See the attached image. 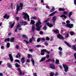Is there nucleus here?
Here are the masks:
<instances>
[{
    "label": "nucleus",
    "mask_w": 76,
    "mask_h": 76,
    "mask_svg": "<svg viewBox=\"0 0 76 76\" xmlns=\"http://www.w3.org/2000/svg\"><path fill=\"white\" fill-rule=\"evenodd\" d=\"M72 12H70L68 16H69V18H70V17H71V16H72Z\"/></svg>",
    "instance_id": "nucleus-28"
},
{
    "label": "nucleus",
    "mask_w": 76,
    "mask_h": 76,
    "mask_svg": "<svg viewBox=\"0 0 76 76\" xmlns=\"http://www.w3.org/2000/svg\"><path fill=\"white\" fill-rule=\"evenodd\" d=\"M20 7L21 8V10H22V7L23 5V4L22 3H20Z\"/></svg>",
    "instance_id": "nucleus-30"
},
{
    "label": "nucleus",
    "mask_w": 76,
    "mask_h": 76,
    "mask_svg": "<svg viewBox=\"0 0 76 76\" xmlns=\"http://www.w3.org/2000/svg\"><path fill=\"white\" fill-rule=\"evenodd\" d=\"M15 47L17 49H19V46L18 45H16Z\"/></svg>",
    "instance_id": "nucleus-51"
},
{
    "label": "nucleus",
    "mask_w": 76,
    "mask_h": 76,
    "mask_svg": "<svg viewBox=\"0 0 76 76\" xmlns=\"http://www.w3.org/2000/svg\"><path fill=\"white\" fill-rule=\"evenodd\" d=\"M21 26L19 24V23H18L17 25V26L16 28L15 29V32H17V31L18 30V29L19 31H20V30H22V28H21Z\"/></svg>",
    "instance_id": "nucleus-6"
},
{
    "label": "nucleus",
    "mask_w": 76,
    "mask_h": 76,
    "mask_svg": "<svg viewBox=\"0 0 76 76\" xmlns=\"http://www.w3.org/2000/svg\"><path fill=\"white\" fill-rule=\"evenodd\" d=\"M9 57L10 58L11 61L12 62H13V57H12V54H9Z\"/></svg>",
    "instance_id": "nucleus-13"
},
{
    "label": "nucleus",
    "mask_w": 76,
    "mask_h": 76,
    "mask_svg": "<svg viewBox=\"0 0 76 76\" xmlns=\"http://www.w3.org/2000/svg\"><path fill=\"white\" fill-rule=\"evenodd\" d=\"M55 63L56 64H58V63H59V61L58 59H56V60Z\"/></svg>",
    "instance_id": "nucleus-32"
},
{
    "label": "nucleus",
    "mask_w": 76,
    "mask_h": 76,
    "mask_svg": "<svg viewBox=\"0 0 76 76\" xmlns=\"http://www.w3.org/2000/svg\"><path fill=\"white\" fill-rule=\"evenodd\" d=\"M46 59V57H45L43 58H42L39 61V62H42V61H44Z\"/></svg>",
    "instance_id": "nucleus-17"
},
{
    "label": "nucleus",
    "mask_w": 76,
    "mask_h": 76,
    "mask_svg": "<svg viewBox=\"0 0 76 76\" xmlns=\"http://www.w3.org/2000/svg\"><path fill=\"white\" fill-rule=\"evenodd\" d=\"M50 76H54V73L52 72L51 73Z\"/></svg>",
    "instance_id": "nucleus-49"
},
{
    "label": "nucleus",
    "mask_w": 76,
    "mask_h": 76,
    "mask_svg": "<svg viewBox=\"0 0 76 76\" xmlns=\"http://www.w3.org/2000/svg\"><path fill=\"white\" fill-rule=\"evenodd\" d=\"M15 66L16 67H19V66H20V65L19 64H18L16 63V64H15Z\"/></svg>",
    "instance_id": "nucleus-33"
},
{
    "label": "nucleus",
    "mask_w": 76,
    "mask_h": 76,
    "mask_svg": "<svg viewBox=\"0 0 76 76\" xmlns=\"http://www.w3.org/2000/svg\"><path fill=\"white\" fill-rule=\"evenodd\" d=\"M40 40H41V38H38L37 39V42H39L40 41Z\"/></svg>",
    "instance_id": "nucleus-45"
},
{
    "label": "nucleus",
    "mask_w": 76,
    "mask_h": 76,
    "mask_svg": "<svg viewBox=\"0 0 76 76\" xmlns=\"http://www.w3.org/2000/svg\"><path fill=\"white\" fill-rule=\"evenodd\" d=\"M56 16H54L53 17L52 19V20L53 23H54V22H55V21H56Z\"/></svg>",
    "instance_id": "nucleus-24"
},
{
    "label": "nucleus",
    "mask_w": 76,
    "mask_h": 76,
    "mask_svg": "<svg viewBox=\"0 0 76 76\" xmlns=\"http://www.w3.org/2000/svg\"><path fill=\"white\" fill-rule=\"evenodd\" d=\"M7 65L8 66V67H9L10 68H12V65L8 63L7 64Z\"/></svg>",
    "instance_id": "nucleus-27"
},
{
    "label": "nucleus",
    "mask_w": 76,
    "mask_h": 76,
    "mask_svg": "<svg viewBox=\"0 0 76 76\" xmlns=\"http://www.w3.org/2000/svg\"><path fill=\"white\" fill-rule=\"evenodd\" d=\"M17 11L16 12V14H18V11H20V6H19L18 4L17 5Z\"/></svg>",
    "instance_id": "nucleus-7"
},
{
    "label": "nucleus",
    "mask_w": 76,
    "mask_h": 76,
    "mask_svg": "<svg viewBox=\"0 0 76 76\" xmlns=\"http://www.w3.org/2000/svg\"><path fill=\"white\" fill-rule=\"evenodd\" d=\"M15 61V62H18V63H20V61L16 59Z\"/></svg>",
    "instance_id": "nucleus-46"
},
{
    "label": "nucleus",
    "mask_w": 76,
    "mask_h": 76,
    "mask_svg": "<svg viewBox=\"0 0 76 76\" xmlns=\"http://www.w3.org/2000/svg\"><path fill=\"white\" fill-rule=\"evenodd\" d=\"M46 24L48 26H49V27H52V26H53V24H50L48 22L46 23Z\"/></svg>",
    "instance_id": "nucleus-15"
},
{
    "label": "nucleus",
    "mask_w": 76,
    "mask_h": 76,
    "mask_svg": "<svg viewBox=\"0 0 76 76\" xmlns=\"http://www.w3.org/2000/svg\"><path fill=\"white\" fill-rule=\"evenodd\" d=\"M55 76H56L58 75V73H56L54 75Z\"/></svg>",
    "instance_id": "nucleus-63"
},
{
    "label": "nucleus",
    "mask_w": 76,
    "mask_h": 76,
    "mask_svg": "<svg viewBox=\"0 0 76 76\" xmlns=\"http://www.w3.org/2000/svg\"><path fill=\"white\" fill-rule=\"evenodd\" d=\"M74 56L75 58L76 59V53H75L74 54Z\"/></svg>",
    "instance_id": "nucleus-55"
},
{
    "label": "nucleus",
    "mask_w": 76,
    "mask_h": 76,
    "mask_svg": "<svg viewBox=\"0 0 76 76\" xmlns=\"http://www.w3.org/2000/svg\"><path fill=\"white\" fill-rule=\"evenodd\" d=\"M43 29H44L45 30H46V29H47V27H46V26H45L43 27Z\"/></svg>",
    "instance_id": "nucleus-56"
},
{
    "label": "nucleus",
    "mask_w": 76,
    "mask_h": 76,
    "mask_svg": "<svg viewBox=\"0 0 76 76\" xmlns=\"http://www.w3.org/2000/svg\"><path fill=\"white\" fill-rule=\"evenodd\" d=\"M50 68L52 69H56V67H55V66H54V65L51 64H50Z\"/></svg>",
    "instance_id": "nucleus-11"
},
{
    "label": "nucleus",
    "mask_w": 76,
    "mask_h": 76,
    "mask_svg": "<svg viewBox=\"0 0 76 76\" xmlns=\"http://www.w3.org/2000/svg\"><path fill=\"white\" fill-rule=\"evenodd\" d=\"M64 15H61V18H67V17L65 15H68V12L66 11L64 12Z\"/></svg>",
    "instance_id": "nucleus-5"
},
{
    "label": "nucleus",
    "mask_w": 76,
    "mask_h": 76,
    "mask_svg": "<svg viewBox=\"0 0 76 76\" xmlns=\"http://www.w3.org/2000/svg\"><path fill=\"white\" fill-rule=\"evenodd\" d=\"M54 15V13H53V12L52 13L50 14L49 15L50 16H53Z\"/></svg>",
    "instance_id": "nucleus-50"
},
{
    "label": "nucleus",
    "mask_w": 76,
    "mask_h": 76,
    "mask_svg": "<svg viewBox=\"0 0 76 76\" xmlns=\"http://www.w3.org/2000/svg\"><path fill=\"white\" fill-rule=\"evenodd\" d=\"M65 42L66 44L69 47H71V46L70 45H69V44L67 43V42Z\"/></svg>",
    "instance_id": "nucleus-29"
},
{
    "label": "nucleus",
    "mask_w": 76,
    "mask_h": 76,
    "mask_svg": "<svg viewBox=\"0 0 76 76\" xmlns=\"http://www.w3.org/2000/svg\"><path fill=\"white\" fill-rule=\"evenodd\" d=\"M31 61L32 62V63L33 65V66H35V61L33 59V58H32L31 60Z\"/></svg>",
    "instance_id": "nucleus-20"
},
{
    "label": "nucleus",
    "mask_w": 76,
    "mask_h": 76,
    "mask_svg": "<svg viewBox=\"0 0 76 76\" xmlns=\"http://www.w3.org/2000/svg\"><path fill=\"white\" fill-rule=\"evenodd\" d=\"M41 24V23L40 22V20H38V22H37L36 24V26L37 28H36V30L37 31H40L41 28L42 27V26L40 25Z\"/></svg>",
    "instance_id": "nucleus-1"
},
{
    "label": "nucleus",
    "mask_w": 76,
    "mask_h": 76,
    "mask_svg": "<svg viewBox=\"0 0 76 76\" xmlns=\"http://www.w3.org/2000/svg\"><path fill=\"white\" fill-rule=\"evenodd\" d=\"M49 57H50V55H46V58H49Z\"/></svg>",
    "instance_id": "nucleus-53"
},
{
    "label": "nucleus",
    "mask_w": 76,
    "mask_h": 76,
    "mask_svg": "<svg viewBox=\"0 0 76 76\" xmlns=\"http://www.w3.org/2000/svg\"><path fill=\"white\" fill-rule=\"evenodd\" d=\"M74 4H76V0H74Z\"/></svg>",
    "instance_id": "nucleus-64"
},
{
    "label": "nucleus",
    "mask_w": 76,
    "mask_h": 76,
    "mask_svg": "<svg viewBox=\"0 0 76 76\" xmlns=\"http://www.w3.org/2000/svg\"><path fill=\"white\" fill-rule=\"evenodd\" d=\"M22 37H23V38H26V36L25 35H22Z\"/></svg>",
    "instance_id": "nucleus-57"
},
{
    "label": "nucleus",
    "mask_w": 76,
    "mask_h": 76,
    "mask_svg": "<svg viewBox=\"0 0 76 76\" xmlns=\"http://www.w3.org/2000/svg\"><path fill=\"white\" fill-rule=\"evenodd\" d=\"M53 32H55V33H56L57 34H58L59 33V31L58 30H53Z\"/></svg>",
    "instance_id": "nucleus-21"
},
{
    "label": "nucleus",
    "mask_w": 76,
    "mask_h": 76,
    "mask_svg": "<svg viewBox=\"0 0 76 76\" xmlns=\"http://www.w3.org/2000/svg\"><path fill=\"white\" fill-rule=\"evenodd\" d=\"M27 24V22L26 21H21L20 24H19V25H20V26H21V25H26Z\"/></svg>",
    "instance_id": "nucleus-10"
},
{
    "label": "nucleus",
    "mask_w": 76,
    "mask_h": 76,
    "mask_svg": "<svg viewBox=\"0 0 76 76\" xmlns=\"http://www.w3.org/2000/svg\"><path fill=\"white\" fill-rule=\"evenodd\" d=\"M29 42H31V43H32V39L31 38L29 39Z\"/></svg>",
    "instance_id": "nucleus-58"
},
{
    "label": "nucleus",
    "mask_w": 76,
    "mask_h": 76,
    "mask_svg": "<svg viewBox=\"0 0 76 76\" xmlns=\"http://www.w3.org/2000/svg\"><path fill=\"white\" fill-rule=\"evenodd\" d=\"M70 34L71 35H74V33L73 31H70Z\"/></svg>",
    "instance_id": "nucleus-43"
},
{
    "label": "nucleus",
    "mask_w": 76,
    "mask_h": 76,
    "mask_svg": "<svg viewBox=\"0 0 76 76\" xmlns=\"http://www.w3.org/2000/svg\"><path fill=\"white\" fill-rule=\"evenodd\" d=\"M43 34V32L42 31H40V34L41 35V34Z\"/></svg>",
    "instance_id": "nucleus-60"
},
{
    "label": "nucleus",
    "mask_w": 76,
    "mask_h": 76,
    "mask_svg": "<svg viewBox=\"0 0 76 76\" xmlns=\"http://www.w3.org/2000/svg\"><path fill=\"white\" fill-rule=\"evenodd\" d=\"M36 18H37V17H35V16L32 17L31 18V19H36Z\"/></svg>",
    "instance_id": "nucleus-37"
},
{
    "label": "nucleus",
    "mask_w": 76,
    "mask_h": 76,
    "mask_svg": "<svg viewBox=\"0 0 76 76\" xmlns=\"http://www.w3.org/2000/svg\"><path fill=\"white\" fill-rule=\"evenodd\" d=\"M23 18L25 20H27V18L28 20V21H29V16L28 14L26 12H23Z\"/></svg>",
    "instance_id": "nucleus-2"
},
{
    "label": "nucleus",
    "mask_w": 76,
    "mask_h": 76,
    "mask_svg": "<svg viewBox=\"0 0 76 76\" xmlns=\"http://www.w3.org/2000/svg\"><path fill=\"white\" fill-rule=\"evenodd\" d=\"M46 40L47 41H49L50 40V38L48 37H46Z\"/></svg>",
    "instance_id": "nucleus-47"
},
{
    "label": "nucleus",
    "mask_w": 76,
    "mask_h": 76,
    "mask_svg": "<svg viewBox=\"0 0 76 76\" xmlns=\"http://www.w3.org/2000/svg\"><path fill=\"white\" fill-rule=\"evenodd\" d=\"M65 37L66 38H68L69 37V34H67L65 36Z\"/></svg>",
    "instance_id": "nucleus-42"
},
{
    "label": "nucleus",
    "mask_w": 76,
    "mask_h": 76,
    "mask_svg": "<svg viewBox=\"0 0 76 76\" xmlns=\"http://www.w3.org/2000/svg\"><path fill=\"white\" fill-rule=\"evenodd\" d=\"M67 24L66 26L67 27L69 28H72L73 27V24H69L70 23V21L69 20H67L66 22Z\"/></svg>",
    "instance_id": "nucleus-3"
},
{
    "label": "nucleus",
    "mask_w": 76,
    "mask_h": 76,
    "mask_svg": "<svg viewBox=\"0 0 76 76\" xmlns=\"http://www.w3.org/2000/svg\"><path fill=\"white\" fill-rule=\"evenodd\" d=\"M16 19L17 20H19V17H17L16 18Z\"/></svg>",
    "instance_id": "nucleus-62"
},
{
    "label": "nucleus",
    "mask_w": 76,
    "mask_h": 76,
    "mask_svg": "<svg viewBox=\"0 0 76 76\" xmlns=\"http://www.w3.org/2000/svg\"><path fill=\"white\" fill-rule=\"evenodd\" d=\"M18 70L20 72V75H25V73L24 72H21V70H20V69L19 68H18Z\"/></svg>",
    "instance_id": "nucleus-12"
},
{
    "label": "nucleus",
    "mask_w": 76,
    "mask_h": 76,
    "mask_svg": "<svg viewBox=\"0 0 76 76\" xmlns=\"http://www.w3.org/2000/svg\"><path fill=\"white\" fill-rule=\"evenodd\" d=\"M4 18V19H9V18H10V16L7 15V14H5L4 15L3 17Z\"/></svg>",
    "instance_id": "nucleus-8"
},
{
    "label": "nucleus",
    "mask_w": 76,
    "mask_h": 76,
    "mask_svg": "<svg viewBox=\"0 0 76 76\" xmlns=\"http://www.w3.org/2000/svg\"><path fill=\"white\" fill-rule=\"evenodd\" d=\"M34 23H35V21L31 20V22L30 23V24H34Z\"/></svg>",
    "instance_id": "nucleus-26"
},
{
    "label": "nucleus",
    "mask_w": 76,
    "mask_h": 76,
    "mask_svg": "<svg viewBox=\"0 0 76 76\" xmlns=\"http://www.w3.org/2000/svg\"><path fill=\"white\" fill-rule=\"evenodd\" d=\"M44 51H45V52H47V53H48V54H50V51H48L46 50V49H45L44 50Z\"/></svg>",
    "instance_id": "nucleus-35"
},
{
    "label": "nucleus",
    "mask_w": 76,
    "mask_h": 76,
    "mask_svg": "<svg viewBox=\"0 0 76 76\" xmlns=\"http://www.w3.org/2000/svg\"><path fill=\"white\" fill-rule=\"evenodd\" d=\"M50 20V18H48L47 19H46L45 21V22H48Z\"/></svg>",
    "instance_id": "nucleus-34"
},
{
    "label": "nucleus",
    "mask_w": 76,
    "mask_h": 76,
    "mask_svg": "<svg viewBox=\"0 0 76 76\" xmlns=\"http://www.w3.org/2000/svg\"><path fill=\"white\" fill-rule=\"evenodd\" d=\"M10 41V39L9 38H8L7 39H6L4 40V42H6L7 41L9 42Z\"/></svg>",
    "instance_id": "nucleus-31"
},
{
    "label": "nucleus",
    "mask_w": 76,
    "mask_h": 76,
    "mask_svg": "<svg viewBox=\"0 0 76 76\" xmlns=\"http://www.w3.org/2000/svg\"><path fill=\"white\" fill-rule=\"evenodd\" d=\"M76 45H73L72 46V48H73V49L75 50V51H76Z\"/></svg>",
    "instance_id": "nucleus-19"
},
{
    "label": "nucleus",
    "mask_w": 76,
    "mask_h": 76,
    "mask_svg": "<svg viewBox=\"0 0 76 76\" xmlns=\"http://www.w3.org/2000/svg\"><path fill=\"white\" fill-rule=\"evenodd\" d=\"M31 57H32V56L29 54H28V58H30Z\"/></svg>",
    "instance_id": "nucleus-40"
},
{
    "label": "nucleus",
    "mask_w": 76,
    "mask_h": 76,
    "mask_svg": "<svg viewBox=\"0 0 76 76\" xmlns=\"http://www.w3.org/2000/svg\"><path fill=\"white\" fill-rule=\"evenodd\" d=\"M35 24H34L32 26V30L33 32L35 30Z\"/></svg>",
    "instance_id": "nucleus-23"
},
{
    "label": "nucleus",
    "mask_w": 76,
    "mask_h": 76,
    "mask_svg": "<svg viewBox=\"0 0 76 76\" xmlns=\"http://www.w3.org/2000/svg\"><path fill=\"white\" fill-rule=\"evenodd\" d=\"M51 61V59H49L46 61V62H50Z\"/></svg>",
    "instance_id": "nucleus-39"
},
{
    "label": "nucleus",
    "mask_w": 76,
    "mask_h": 76,
    "mask_svg": "<svg viewBox=\"0 0 76 76\" xmlns=\"http://www.w3.org/2000/svg\"><path fill=\"white\" fill-rule=\"evenodd\" d=\"M9 26H11V28H13V26H14V23L12 24V22H10L9 23Z\"/></svg>",
    "instance_id": "nucleus-14"
},
{
    "label": "nucleus",
    "mask_w": 76,
    "mask_h": 76,
    "mask_svg": "<svg viewBox=\"0 0 76 76\" xmlns=\"http://www.w3.org/2000/svg\"><path fill=\"white\" fill-rule=\"evenodd\" d=\"M54 7H53L52 9L50 10V12H52L54 11Z\"/></svg>",
    "instance_id": "nucleus-44"
},
{
    "label": "nucleus",
    "mask_w": 76,
    "mask_h": 76,
    "mask_svg": "<svg viewBox=\"0 0 76 76\" xmlns=\"http://www.w3.org/2000/svg\"><path fill=\"white\" fill-rule=\"evenodd\" d=\"M59 54L60 56H62V52L61 51H59Z\"/></svg>",
    "instance_id": "nucleus-38"
},
{
    "label": "nucleus",
    "mask_w": 76,
    "mask_h": 76,
    "mask_svg": "<svg viewBox=\"0 0 76 76\" xmlns=\"http://www.w3.org/2000/svg\"><path fill=\"white\" fill-rule=\"evenodd\" d=\"M57 37L59 39H64L62 35H61L60 34H58L57 35Z\"/></svg>",
    "instance_id": "nucleus-9"
},
{
    "label": "nucleus",
    "mask_w": 76,
    "mask_h": 76,
    "mask_svg": "<svg viewBox=\"0 0 76 76\" xmlns=\"http://www.w3.org/2000/svg\"><path fill=\"white\" fill-rule=\"evenodd\" d=\"M51 61H52V62H54V61H55V60H54V59H51Z\"/></svg>",
    "instance_id": "nucleus-61"
},
{
    "label": "nucleus",
    "mask_w": 76,
    "mask_h": 76,
    "mask_svg": "<svg viewBox=\"0 0 76 76\" xmlns=\"http://www.w3.org/2000/svg\"><path fill=\"white\" fill-rule=\"evenodd\" d=\"M63 67L64 68V70L65 72H68V70H69V67L67 65L65 64H63Z\"/></svg>",
    "instance_id": "nucleus-4"
},
{
    "label": "nucleus",
    "mask_w": 76,
    "mask_h": 76,
    "mask_svg": "<svg viewBox=\"0 0 76 76\" xmlns=\"http://www.w3.org/2000/svg\"><path fill=\"white\" fill-rule=\"evenodd\" d=\"M10 47V43H8L7 44V48H9V47Z\"/></svg>",
    "instance_id": "nucleus-41"
},
{
    "label": "nucleus",
    "mask_w": 76,
    "mask_h": 76,
    "mask_svg": "<svg viewBox=\"0 0 76 76\" xmlns=\"http://www.w3.org/2000/svg\"><path fill=\"white\" fill-rule=\"evenodd\" d=\"M58 50L60 51H61L63 50V49L61 47H59L58 48Z\"/></svg>",
    "instance_id": "nucleus-36"
},
{
    "label": "nucleus",
    "mask_w": 76,
    "mask_h": 76,
    "mask_svg": "<svg viewBox=\"0 0 76 76\" xmlns=\"http://www.w3.org/2000/svg\"><path fill=\"white\" fill-rule=\"evenodd\" d=\"M15 39V38L12 37L10 38V41L11 42H14V40Z\"/></svg>",
    "instance_id": "nucleus-22"
},
{
    "label": "nucleus",
    "mask_w": 76,
    "mask_h": 76,
    "mask_svg": "<svg viewBox=\"0 0 76 76\" xmlns=\"http://www.w3.org/2000/svg\"><path fill=\"white\" fill-rule=\"evenodd\" d=\"M58 10L59 11H63L64 12L65 10V9L64 8H60L58 9Z\"/></svg>",
    "instance_id": "nucleus-25"
},
{
    "label": "nucleus",
    "mask_w": 76,
    "mask_h": 76,
    "mask_svg": "<svg viewBox=\"0 0 76 76\" xmlns=\"http://www.w3.org/2000/svg\"><path fill=\"white\" fill-rule=\"evenodd\" d=\"M37 47L38 48L39 47H41V45H37Z\"/></svg>",
    "instance_id": "nucleus-54"
},
{
    "label": "nucleus",
    "mask_w": 76,
    "mask_h": 76,
    "mask_svg": "<svg viewBox=\"0 0 76 76\" xmlns=\"http://www.w3.org/2000/svg\"><path fill=\"white\" fill-rule=\"evenodd\" d=\"M46 7L47 9H50V7L48 6V5H46Z\"/></svg>",
    "instance_id": "nucleus-52"
},
{
    "label": "nucleus",
    "mask_w": 76,
    "mask_h": 76,
    "mask_svg": "<svg viewBox=\"0 0 76 76\" xmlns=\"http://www.w3.org/2000/svg\"><path fill=\"white\" fill-rule=\"evenodd\" d=\"M45 45L46 46H47L48 45V44L47 42H45Z\"/></svg>",
    "instance_id": "nucleus-48"
},
{
    "label": "nucleus",
    "mask_w": 76,
    "mask_h": 76,
    "mask_svg": "<svg viewBox=\"0 0 76 76\" xmlns=\"http://www.w3.org/2000/svg\"><path fill=\"white\" fill-rule=\"evenodd\" d=\"M44 50L45 49H43L41 50V54L42 56H44V55L45 54V53L44 52H45V51Z\"/></svg>",
    "instance_id": "nucleus-18"
},
{
    "label": "nucleus",
    "mask_w": 76,
    "mask_h": 76,
    "mask_svg": "<svg viewBox=\"0 0 76 76\" xmlns=\"http://www.w3.org/2000/svg\"><path fill=\"white\" fill-rule=\"evenodd\" d=\"M21 61L22 62V63H24L25 62V57H23L21 58Z\"/></svg>",
    "instance_id": "nucleus-16"
},
{
    "label": "nucleus",
    "mask_w": 76,
    "mask_h": 76,
    "mask_svg": "<svg viewBox=\"0 0 76 76\" xmlns=\"http://www.w3.org/2000/svg\"><path fill=\"white\" fill-rule=\"evenodd\" d=\"M24 41H25L27 44H29V43L28 42V41H27L26 40H24Z\"/></svg>",
    "instance_id": "nucleus-59"
}]
</instances>
